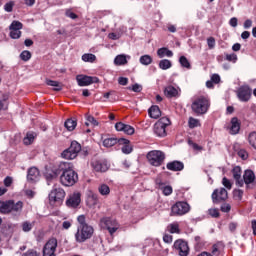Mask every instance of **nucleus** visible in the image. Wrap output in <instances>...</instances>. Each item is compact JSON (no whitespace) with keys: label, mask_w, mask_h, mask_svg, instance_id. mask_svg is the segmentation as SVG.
Returning <instances> with one entry per match:
<instances>
[{"label":"nucleus","mask_w":256,"mask_h":256,"mask_svg":"<svg viewBox=\"0 0 256 256\" xmlns=\"http://www.w3.org/2000/svg\"><path fill=\"white\" fill-rule=\"evenodd\" d=\"M58 171H60V183L64 187H73L79 181V175L69 162H60Z\"/></svg>","instance_id":"f257e3e1"},{"label":"nucleus","mask_w":256,"mask_h":256,"mask_svg":"<svg viewBox=\"0 0 256 256\" xmlns=\"http://www.w3.org/2000/svg\"><path fill=\"white\" fill-rule=\"evenodd\" d=\"M23 212V201H18L15 203V200H6L0 201V213L2 215H21Z\"/></svg>","instance_id":"f03ea898"},{"label":"nucleus","mask_w":256,"mask_h":256,"mask_svg":"<svg viewBox=\"0 0 256 256\" xmlns=\"http://www.w3.org/2000/svg\"><path fill=\"white\" fill-rule=\"evenodd\" d=\"M211 107V101L206 96L197 97L191 104L192 113L195 115H205Z\"/></svg>","instance_id":"7ed1b4c3"},{"label":"nucleus","mask_w":256,"mask_h":256,"mask_svg":"<svg viewBox=\"0 0 256 256\" xmlns=\"http://www.w3.org/2000/svg\"><path fill=\"white\" fill-rule=\"evenodd\" d=\"M93 233H95V229L91 225L78 226L77 232L75 234V240L77 243H85V241L93 237Z\"/></svg>","instance_id":"20e7f679"},{"label":"nucleus","mask_w":256,"mask_h":256,"mask_svg":"<svg viewBox=\"0 0 256 256\" xmlns=\"http://www.w3.org/2000/svg\"><path fill=\"white\" fill-rule=\"evenodd\" d=\"M146 157L153 167H161L165 161V153L161 150H152L147 153Z\"/></svg>","instance_id":"39448f33"},{"label":"nucleus","mask_w":256,"mask_h":256,"mask_svg":"<svg viewBox=\"0 0 256 256\" xmlns=\"http://www.w3.org/2000/svg\"><path fill=\"white\" fill-rule=\"evenodd\" d=\"M79 153H81V144L74 140L71 142L69 148L61 153V157L62 159L73 160L76 159Z\"/></svg>","instance_id":"423d86ee"},{"label":"nucleus","mask_w":256,"mask_h":256,"mask_svg":"<svg viewBox=\"0 0 256 256\" xmlns=\"http://www.w3.org/2000/svg\"><path fill=\"white\" fill-rule=\"evenodd\" d=\"M191 211V206H189V203L179 201L176 202L172 207H171V213L170 215L172 217L176 216H181V215H187Z\"/></svg>","instance_id":"0eeeda50"},{"label":"nucleus","mask_w":256,"mask_h":256,"mask_svg":"<svg viewBox=\"0 0 256 256\" xmlns=\"http://www.w3.org/2000/svg\"><path fill=\"white\" fill-rule=\"evenodd\" d=\"M65 199V190L63 188H54L49 193L50 205H61Z\"/></svg>","instance_id":"6e6552de"},{"label":"nucleus","mask_w":256,"mask_h":256,"mask_svg":"<svg viewBox=\"0 0 256 256\" xmlns=\"http://www.w3.org/2000/svg\"><path fill=\"white\" fill-rule=\"evenodd\" d=\"M76 81L79 87H89V85H93V83H99V78L84 75V74H79L76 76Z\"/></svg>","instance_id":"1a4fd4ad"},{"label":"nucleus","mask_w":256,"mask_h":256,"mask_svg":"<svg viewBox=\"0 0 256 256\" xmlns=\"http://www.w3.org/2000/svg\"><path fill=\"white\" fill-rule=\"evenodd\" d=\"M57 251V238H50L43 247V256H56Z\"/></svg>","instance_id":"9d476101"},{"label":"nucleus","mask_w":256,"mask_h":256,"mask_svg":"<svg viewBox=\"0 0 256 256\" xmlns=\"http://www.w3.org/2000/svg\"><path fill=\"white\" fill-rule=\"evenodd\" d=\"M227 199H229V193L225 188L215 189L212 193L213 203H221L223 201H227Z\"/></svg>","instance_id":"9b49d317"},{"label":"nucleus","mask_w":256,"mask_h":256,"mask_svg":"<svg viewBox=\"0 0 256 256\" xmlns=\"http://www.w3.org/2000/svg\"><path fill=\"white\" fill-rule=\"evenodd\" d=\"M242 181L243 185H246V189H253L256 185L255 172L253 170H245Z\"/></svg>","instance_id":"f8f14e48"},{"label":"nucleus","mask_w":256,"mask_h":256,"mask_svg":"<svg viewBox=\"0 0 256 256\" xmlns=\"http://www.w3.org/2000/svg\"><path fill=\"white\" fill-rule=\"evenodd\" d=\"M79 205H81V193L74 192L70 194L66 200V206H68L69 209H77Z\"/></svg>","instance_id":"ddd939ff"},{"label":"nucleus","mask_w":256,"mask_h":256,"mask_svg":"<svg viewBox=\"0 0 256 256\" xmlns=\"http://www.w3.org/2000/svg\"><path fill=\"white\" fill-rule=\"evenodd\" d=\"M252 93H253V91L250 89V87L247 85H244L238 89L237 97H238L239 101H242L243 103H247V101H249V99H251Z\"/></svg>","instance_id":"4468645a"},{"label":"nucleus","mask_w":256,"mask_h":256,"mask_svg":"<svg viewBox=\"0 0 256 256\" xmlns=\"http://www.w3.org/2000/svg\"><path fill=\"white\" fill-rule=\"evenodd\" d=\"M174 248L178 251V255L180 256H188L189 255V244L184 240H176L174 242Z\"/></svg>","instance_id":"2eb2a0df"},{"label":"nucleus","mask_w":256,"mask_h":256,"mask_svg":"<svg viewBox=\"0 0 256 256\" xmlns=\"http://www.w3.org/2000/svg\"><path fill=\"white\" fill-rule=\"evenodd\" d=\"M164 95L167 99H177L181 97V89L174 87L173 85H168L164 89Z\"/></svg>","instance_id":"dca6fc26"},{"label":"nucleus","mask_w":256,"mask_h":256,"mask_svg":"<svg viewBox=\"0 0 256 256\" xmlns=\"http://www.w3.org/2000/svg\"><path fill=\"white\" fill-rule=\"evenodd\" d=\"M92 167L97 173H105L106 171H109L107 160H95L92 162Z\"/></svg>","instance_id":"f3484780"},{"label":"nucleus","mask_w":256,"mask_h":256,"mask_svg":"<svg viewBox=\"0 0 256 256\" xmlns=\"http://www.w3.org/2000/svg\"><path fill=\"white\" fill-rule=\"evenodd\" d=\"M116 131H123L126 135H133L135 133V128L129 124L123 122H117L115 124Z\"/></svg>","instance_id":"a211bd4d"},{"label":"nucleus","mask_w":256,"mask_h":256,"mask_svg":"<svg viewBox=\"0 0 256 256\" xmlns=\"http://www.w3.org/2000/svg\"><path fill=\"white\" fill-rule=\"evenodd\" d=\"M40 172L37 167H31L27 172V181L28 183H37L39 181Z\"/></svg>","instance_id":"6ab92c4d"},{"label":"nucleus","mask_w":256,"mask_h":256,"mask_svg":"<svg viewBox=\"0 0 256 256\" xmlns=\"http://www.w3.org/2000/svg\"><path fill=\"white\" fill-rule=\"evenodd\" d=\"M166 169H168V171H183V169H185V164H183V162L178 161V160H174L172 162L167 163L166 165Z\"/></svg>","instance_id":"aec40b11"},{"label":"nucleus","mask_w":256,"mask_h":256,"mask_svg":"<svg viewBox=\"0 0 256 256\" xmlns=\"http://www.w3.org/2000/svg\"><path fill=\"white\" fill-rule=\"evenodd\" d=\"M118 143H119V145H123L122 153H124L125 155H129V153L133 152V147L131 145H129L131 143L129 140H127L125 138H119Z\"/></svg>","instance_id":"412c9836"},{"label":"nucleus","mask_w":256,"mask_h":256,"mask_svg":"<svg viewBox=\"0 0 256 256\" xmlns=\"http://www.w3.org/2000/svg\"><path fill=\"white\" fill-rule=\"evenodd\" d=\"M103 223H104L105 229L109 231L110 235H113L114 233H116L117 229H119L117 224H115V222H113V220L109 218L104 219Z\"/></svg>","instance_id":"4be33fe9"},{"label":"nucleus","mask_w":256,"mask_h":256,"mask_svg":"<svg viewBox=\"0 0 256 256\" xmlns=\"http://www.w3.org/2000/svg\"><path fill=\"white\" fill-rule=\"evenodd\" d=\"M241 131V123L238 117L231 119L230 135H237Z\"/></svg>","instance_id":"5701e85b"},{"label":"nucleus","mask_w":256,"mask_h":256,"mask_svg":"<svg viewBox=\"0 0 256 256\" xmlns=\"http://www.w3.org/2000/svg\"><path fill=\"white\" fill-rule=\"evenodd\" d=\"M232 175H233V178L236 181L237 187H243V179H241V168H240V166H235L232 169Z\"/></svg>","instance_id":"b1692460"},{"label":"nucleus","mask_w":256,"mask_h":256,"mask_svg":"<svg viewBox=\"0 0 256 256\" xmlns=\"http://www.w3.org/2000/svg\"><path fill=\"white\" fill-rule=\"evenodd\" d=\"M167 127L164 124L161 123H155L154 125V133L158 136V137H165L167 136Z\"/></svg>","instance_id":"393cba45"},{"label":"nucleus","mask_w":256,"mask_h":256,"mask_svg":"<svg viewBox=\"0 0 256 256\" xmlns=\"http://www.w3.org/2000/svg\"><path fill=\"white\" fill-rule=\"evenodd\" d=\"M148 115L151 119H159L161 117V109L157 105L151 106L148 109Z\"/></svg>","instance_id":"a878e982"},{"label":"nucleus","mask_w":256,"mask_h":256,"mask_svg":"<svg viewBox=\"0 0 256 256\" xmlns=\"http://www.w3.org/2000/svg\"><path fill=\"white\" fill-rule=\"evenodd\" d=\"M64 127L67 131H75V128L77 127V119L68 118L64 123Z\"/></svg>","instance_id":"bb28decb"},{"label":"nucleus","mask_w":256,"mask_h":256,"mask_svg":"<svg viewBox=\"0 0 256 256\" xmlns=\"http://www.w3.org/2000/svg\"><path fill=\"white\" fill-rule=\"evenodd\" d=\"M157 55L159 59H163V57H173V51L166 47H162L157 50Z\"/></svg>","instance_id":"cd10ccee"},{"label":"nucleus","mask_w":256,"mask_h":256,"mask_svg":"<svg viewBox=\"0 0 256 256\" xmlns=\"http://www.w3.org/2000/svg\"><path fill=\"white\" fill-rule=\"evenodd\" d=\"M127 59H131V56L120 54L115 57L114 63L116 65H127Z\"/></svg>","instance_id":"c85d7f7f"},{"label":"nucleus","mask_w":256,"mask_h":256,"mask_svg":"<svg viewBox=\"0 0 256 256\" xmlns=\"http://www.w3.org/2000/svg\"><path fill=\"white\" fill-rule=\"evenodd\" d=\"M87 204L89 205V207H95V205L99 204V196L95 193H91L88 196Z\"/></svg>","instance_id":"c756f323"},{"label":"nucleus","mask_w":256,"mask_h":256,"mask_svg":"<svg viewBox=\"0 0 256 256\" xmlns=\"http://www.w3.org/2000/svg\"><path fill=\"white\" fill-rule=\"evenodd\" d=\"M46 85H49L50 87H54L55 91H62L63 90V83L55 80H46Z\"/></svg>","instance_id":"7c9ffc66"},{"label":"nucleus","mask_w":256,"mask_h":256,"mask_svg":"<svg viewBox=\"0 0 256 256\" xmlns=\"http://www.w3.org/2000/svg\"><path fill=\"white\" fill-rule=\"evenodd\" d=\"M158 67L162 69V71H167V69H171L173 67V63L171 62V60L162 59L160 60Z\"/></svg>","instance_id":"2f4dec72"},{"label":"nucleus","mask_w":256,"mask_h":256,"mask_svg":"<svg viewBox=\"0 0 256 256\" xmlns=\"http://www.w3.org/2000/svg\"><path fill=\"white\" fill-rule=\"evenodd\" d=\"M60 171H59V165L53 169L52 173L47 172L45 174V177L48 181H53V179H57L59 177Z\"/></svg>","instance_id":"473e14b6"},{"label":"nucleus","mask_w":256,"mask_h":256,"mask_svg":"<svg viewBox=\"0 0 256 256\" xmlns=\"http://www.w3.org/2000/svg\"><path fill=\"white\" fill-rule=\"evenodd\" d=\"M119 143V139L117 138H106L103 140V145L107 148L113 147L114 145H117Z\"/></svg>","instance_id":"72a5a7b5"},{"label":"nucleus","mask_w":256,"mask_h":256,"mask_svg":"<svg viewBox=\"0 0 256 256\" xmlns=\"http://www.w3.org/2000/svg\"><path fill=\"white\" fill-rule=\"evenodd\" d=\"M141 65H151L153 63V57L151 55H143L140 57Z\"/></svg>","instance_id":"f704fd0d"},{"label":"nucleus","mask_w":256,"mask_h":256,"mask_svg":"<svg viewBox=\"0 0 256 256\" xmlns=\"http://www.w3.org/2000/svg\"><path fill=\"white\" fill-rule=\"evenodd\" d=\"M10 31H21L23 29V23L14 20L9 26Z\"/></svg>","instance_id":"c9c22d12"},{"label":"nucleus","mask_w":256,"mask_h":256,"mask_svg":"<svg viewBox=\"0 0 256 256\" xmlns=\"http://www.w3.org/2000/svg\"><path fill=\"white\" fill-rule=\"evenodd\" d=\"M96 59L97 56L95 54L87 53L82 55V61H85V63H94Z\"/></svg>","instance_id":"e433bc0d"},{"label":"nucleus","mask_w":256,"mask_h":256,"mask_svg":"<svg viewBox=\"0 0 256 256\" xmlns=\"http://www.w3.org/2000/svg\"><path fill=\"white\" fill-rule=\"evenodd\" d=\"M98 191L100 193V195H109L111 193V189L109 188V186L107 184H101L98 187Z\"/></svg>","instance_id":"4c0bfd02"},{"label":"nucleus","mask_w":256,"mask_h":256,"mask_svg":"<svg viewBox=\"0 0 256 256\" xmlns=\"http://www.w3.org/2000/svg\"><path fill=\"white\" fill-rule=\"evenodd\" d=\"M179 63L181 65V67H184L185 69H191V63L189 62V60L187 59V57L185 56H181L179 58Z\"/></svg>","instance_id":"58836bf2"},{"label":"nucleus","mask_w":256,"mask_h":256,"mask_svg":"<svg viewBox=\"0 0 256 256\" xmlns=\"http://www.w3.org/2000/svg\"><path fill=\"white\" fill-rule=\"evenodd\" d=\"M188 126L190 129H195V127H199V120L193 117H190L188 120Z\"/></svg>","instance_id":"ea45409f"},{"label":"nucleus","mask_w":256,"mask_h":256,"mask_svg":"<svg viewBox=\"0 0 256 256\" xmlns=\"http://www.w3.org/2000/svg\"><path fill=\"white\" fill-rule=\"evenodd\" d=\"M233 197L236 201H241L243 199V190L241 189H235L233 191Z\"/></svg>","instance_id":"a19ab883"},{"label":"nucleus","mask_w":256,"mask_h":256,"mask_svg":"<svg viewBox=\"0 0 256 256\" xmlns=\"http://www.w3.org/2000/svg\"><path fill=\"white\" fill-rule=\"evenodd\" d=\"M20 59L22 61H29V59H31V52H29V50L22 51L20 54Z\"/></svg>","instance_id":"79ce46f5"},{"label":"nucleus","mask_w":256,"mask_h":256,"mask_svg":"<svg viewBox=\"0 0 256 256\" xmlns=\"http://www.w3.org/2000/svg\"><path fill=\"white\" fill-rule=\"evenodd\" d=\"M13 7H15V2L9 1L4 5V11H6V13H11L13 12Z\"/></svg>","instance_id":"37998d69"},{"label":"nucleus","mask_w":256,"mask_h":256,"mask_svg":"<svg viewBox=\"0 0 256 256\" xmlns=\"http://www.w3.org/2000/svg\"><path fill=\"white\" fill-rule=\"evenodd\" d=\"M161 191L163 192V195H165L166 197L171 195V193H173V187L171 186H163L162 188H160Z\"/></svg>","instance_id":"c03bdc74"},{"label":"nucleus","mask_w":256,"mask_h":256,"mask_svg":"<svg viewBox=\"0 0 256 256\" xmlns=\"http://www.w3.org/2000/svg\"><path fill=\"white\" fill-rule=\"evenodd\" d=\"M31 229H33V224L27 221L22 223V230L24 231V233H29Z\"/></svg>","instance_id":"a18cd8bd"},{"label":"nucleus","mask_w":256,"mask_h":256,"mask_svg":"<svg viewBox=\"0 0 256 256\" xmlns=\"http://www.w3.org/2000/svg\"><path fill=\"white\" fill-rule=\"evenodd\" d=\"M34 139H35V136L33 134L27 133L26 137L24 138V144L31 145V143H33Z\"/></svg>","instance_id":"49530a36"},{"label":"nucleus","mask_w":256,"mask_h":256,"mask_svg":"<svg viewBox=\"0 0 256 256\" xmlns=\"http://www.w3.org/2000/svg\"><path fill=\"white\" fill-rule=\"evenodd\" d=\"M86 120L88 121V123H91V125H94V127H97V125H99V122L92 115L86 114Z\"/></svg>","instance_id":"de8ad7c7"},{"label":"nucleus","mask_w":256,"mask_h":256,"mask_svg":"<svg viewBox=\"0 0 256 256\" xmlns=\"http://www.w3.org/2000/svg\"><path fill=\"white\" fill-rule=\"evenodd\" d=\"M10 37L11 39H21V30H11Z\"/></svg>","instance_id":"09e8293b"},{"label":"nucleus","mask_w":256,"mask_h":256,"mask_svg":"<svg viewBox=\"0 0 256 256\" xmlns=\"http://www.w3.org/2000/svg\"><path fill=\"white\" fill-rule=\"evenodd\" d=\"M222 185H224V187H226V189L231 190L233 187V184H231V181L229 179H227V177H224L222 179Z\"/></svg>","instance_id":"8fccbe9b"},{"label":"nucleus","mask_w":256,"mask_h":256,"mask_svg":"<svg viewBox=\"0 0 256 256\" xmlns=\"http://www.w3.org/2000/svg\"><path fill=\"white\" fill-rule=\"evenodd\" d=\"M77 221H78V223H79V227H85V226L89 225V224H87V222L85 221V215H80V216H78Z\"/></svg>","instance_id":"3c124183"},{"label":"nucleus","mask_w":256,"mask_h":256,"mask_svg":"<svg viewBox=\"0 0 256 256\" xmlns=\"http://www.w3.org/2000/svg\"><path fill=\"white\" fill-rule=\"evenodd\" d=\"M156 123H161V125H164V127H169V125H171V120H169L167 117H162L160 118V121Z\"/></svg>","instance_id":"603ef678"},{"label":"nucleus","mask_w":256,"mask_h":256,"mask_svg":"<svg viewBox=\"0 0 256 256\" xmlns=\"http://www.w3.org/2000/svg\"><path fill=\"white\" fill-rule=\"evenodd\" d=\"M209 215H211L212 217H214V219H217L219 217V209L217 208H212L208 210Z\"/></svg>","instance_id":"864d4df0"},{"label":"nucleus","mask_w":256,"mask_h":256,"mask_svg":"<svg viewBox=\"0 0 256 256\" xmlns=\"http://www.w3.org/2000/svg\"><path fill=\"white\" fill-rule=\"evenodd\" d=\"M220 211H222V213H229V211H231V204H222L220 207Z\"/></svg>","instance_id":"5fc2aeb1"},{"label":"nucleus","mask_w":256,"mask_h":256,"mask_svg":"<svg viewBox=\"0 0 256 256\" xmlns=\"http://www.w3.org/2000/svg\"><path fill=\"white\" fill-rule=\"evenodd\" d=\"M226 61L236 63L237 62V55L236 54H226Z\"/></svg>","instance_id":"6e6d98bb"},{"label":"nucleus","mask_w":256,"mask_h":256,"mask_svg":"<svg viewBox=\"0 0 256 256\" xmlns=\"http://www.w3.org/2000/svg\"><path fill=\"white\" fill-rule=\"evenodd\" d=\"M207 45H208L209 49H215V38L209 37L207 39Z\"/></svg>","instance_id":"4d7b16f0"},{"label":"nucleus","mask_w":256,"mask_h":256,"mask_svg":"<svg viewBox=\"0 0 256 256\" xmlns=\"http://www.w3.org/2000/svg\"><path fill=\"white\" fill-rule=\"evenodd\" d=\"M131 89L134 93H141V91H143V86L136 83V84L132 85Z\"/></svg>","instance_id":"13d9d810"},{"label":"nucleus","mask_w":256,"mask_h":256,"mask_svg":"<svg viewBox=\"0 0 256 256\" xmlns=\"http://www.w3.org/2000/svg\"><path fill=\"white\" fill-rule=\"evenodd\" d=\"M12 184H13V178L10 177V176H7V177L4 179V185H5V187H11Z\"/></svg>","instance_id":"bf43d9fd"},{"label":"nucleus","mask_w":256,"mask_h":256,"mask_svg":"<svg viewBox=\"0 0 256 256\" xmlns=\"http://www.w3.org/2000/svg\"><path fill=\"white\" fill-rule=\"evenodd\" d=\"M211 81L217 85V83L221 82V76H219V74H213L211 76Z\"/></svg>","instance_id":"052dcab7"},{"label":"nucleus","mask_w":256,"mask_h":256,"mask_svg":"<svg viewBox=\"0 0 256 256\" xmlns=\"http://www.w3.org/2000/svg\"><path fill=\"white\" fill-rule=\"evenodd\" d=\"M119 85H127L129 83V79L127 77H119L118 78Z\"/></svg>","instance_id":"680f3d73"},{"label":"nucleus","mask_w":256,"mask_h":256,"mask_svg":"<svg viewBox=\"0 0 256 256\" xmlns=\"http://www.w3.org/2000/svg\"><path fill=\"white\" fill-rule=\"evenodd\" d=\"M252 26H253V21L251 19L245 20L243 24L244 29H251Z\"/></svg>","instance_id":"e2e57ef3"},{"label":"nucleus","mask_w":256,"mask_h":256,"mask_svg":"<svg viewBox=\"0 0 256 256\" xmlns=\"http://www.w3.org/2000/svg\"><path fill=\"white\" fill-rule=\"evenodd\" d=\"M170 233H179V225L171 224L170 225Z\"/></svg>","instance_id":"0e129e2a"},{"label":"nucleus","mask_w":256,"mask_h":256,"mask_svg":"<svg viewBox=\"0 0 256 256\" xmlns=\"http://www.w3.org/2000/svg\"><path fill=\"white\" fill-rule=\"evenodd\" d=\"M212 255H219V244H214L212 246Z\"/></svg>","instance_id":"69168bd1"},{"label":"nucleus","mask_w":256,"mask_h":256,"mask_svg":"<svg viewBox=\"0 0 256 256\" xmlns=\"http://www.w3.org/2000/svg\"><path fill=\"white\" fill-rule=\"evenodd\" d=\"M238 155H239V157H241V159H243L244 161H245V159H247V157H248L247 151H245V150H240V151L238 152Z\"/></svg>","instance_id":"338daca9"},{"label":"nucleus","mask_w":256,"mask_h":256,"mask_svg":"<svg viewBox=\"0 0 256 256\" xmlns=\"http://www.w3.org/2000/svg\"><path fill=\"white\" fill-rule=\"evenodd\" d=\"M156 185L158 186L159 189H161L165 184L163 183V180L161 178H156L155 180Z\"/></svg>","instance_id":"774afa93"}]
</instances>
